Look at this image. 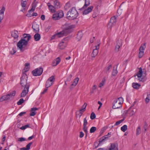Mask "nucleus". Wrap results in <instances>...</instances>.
<instances>
[{
    "label": "nucleus",
    "instance_id": "nucleus-1",
    "mask_svg": "<svg viewBox=\"0 0 150 150\" xmlns=\"http://www.w3.org/2000/svg\"><path fill=\"white\" fill-rule=\"evenodd\" d=\"M28 43V42L26 40V39L22 38L18 42L17 46L21 52H23L27 49V46Z\"/></svg>",
    "mask_w": 150,
    "mask_h": 150
},
{
    "label": "nucleus",
    "instance_id": "nucleus-2",
    "mask_svg": "<svg viewBox=\"0 0 150 150\" xmlns=\"http://www.w3.org/2000/svg\"><path fill=\"white\" fill-rule=\"evenodd\" d=\"M78 13L74 7H72L67 14V18L69 20L76 19L78 16Z\"/></svg>",
    "mask_w": 150,
    "mask_h": 150
},
{
    "label": "nucleus",
    "instance_id": "nucleus-3",
    "mask_svg": "<svg viewBox=\"0 0 150 150\" xmlns=\"http://www.w3.org/2000/svg\"><path fill=\"white\" fill-rule=\"evenodd\" d=\"M123 102V99L122 97L115 98L112 103L113 109H118L122 107Z\"/></svg>",
    "mask_w": 150,
    "mask_h": 150
},
{
    "label": "nucleus",
    "instance_id": "nucleus-4",
    "mask_svg": "<svg viewBox=\"0 0 150 150\" xmlns=\"http://www.w3.org/2000/svg\"><path fill=\"white\" fill-rule=\"evenodd\" d=\"M138 78V80L140 81L144 82L145 81V79L143 77L146 76V71L145 69H143L140 67L139 68V70L137 75Z\"/></svg>",
    "mask_w": 150,
    "mask_h": 150
},
{
    "label": "nucleus",
    "instance_id": "nucleus-5",
    "mask_svg": "<svg viewBox=\"0 0 150 150\" xmlns=\"http://www.w3.org/2000/svg\"><path fill=\"white\" fill-rule=\"evenodd\" d=\"M28 77L26 74H22V76L21 78V85L22 86L25 87L26 86L29 85L30 86V84L29 83H27V79Z\"/></svg>",
    "mask_w": 150,
    "mask_h": 150
},
{
    "label": "nucleus",
    "instance_id": "nucleus-6",
    "mask_svg": "<svg viewBox=\"0 0 150 150\" xmlns=\"http://www.w3.org/2000/svg\"><path fill=\"white\" fill-rule=\"evenodd\" d=\"M16 93V91H14L12 92H10L9 93L7 94L6 95H4L2 96L0 98V101L2 102L4 100H7L11 98H12L15 95Z\"/></svg>",
    "mask_w": 150,
    "mask_h": 150
},
{
    "label": "nucleus",
    "instance_id": "nucleus-7",
    "mask_svg": "<svg viewBox=\"0 0 150 150\" xmlns=\"http://www.w3.org/2000/svg\"><path fill=\"white\" fill-rule=\"evenodd\" d=\"M43 71L42 68L40 67L37 68L32 71L33 75L34 76H40L41 75Z\"/></svg>",
    "mask_w": 150,
    "mask_h": 150
},
{
    "label": "nucleus",
    "instance_id": "nucleus-8",
    "mask_svg": "<svg viewBox=\"0 0 150 150\" xmlns=\"http://www.w3.org/2000/svg\"><path fill=\"white\" fill-rule=\"evenodd\" d=\"M146 43L142 44L139 48V58H141L144 55V50L146 47Z\"/></svg>",
    "mask_w": 150,
    "mask_h": 150
},
{
    "label": "nucleus",
    "instance_id": "nucleus-9",
    "mask_svg": "<svg viewBox=\"0 0 150 150\" xmlns=\"http://www.w3.org/2000/svg\"><path fill=\"white\" fill-rule=\"evenodd\" d=\"M54 79V76H52L49 77L46 81L45 84L46 87L48 88L50 86L52 85Z\"/></svg>",
    "mask_w": 150,
    "mask_h": 150
},
{
    "label": "nucleus",
    "instance_id": "nucleus-10",
    "mask_svg": "<svg viewBox=\"0 0 150 150\" xmlns=\"http://www.w3.org/2000/svg\"><path fill=\"white\" fill-rule=\"evenodd\" d=\"M73 28V25L68 26L64 28L62 30L64 36L70 34L72 31V29Z\"/></svg>",
    "mask_w": 150,
    "mask_h": 150
},
{
    "label": "nucleus",
    "instance_id": "nucleus-11",
    "mask_svg": "<svg viewBox=\"0 0 150 150\" xmlns=\"http://www.w3.org/2000/svg\"><path fill=\"white\" fill-rule=\"evenodd\" d=\"M116 20L115 16H114L111 17L108 26H110V28L111 29L112 26L114 25L116 23Z\"/></svg>",
    "mask_w": 150,
    "mask_h": 150
},
{
    "label": "nucleus",
    "instance_id": "nucleus-12",
    "mask_svg": "<svg viewBox=\"0 0 150 150\" xmlns=\"http://www.w3.org/2000/svg\"><path fill=\"white\" fill-rule=\"evenodd\" d=\"M29 87V85H27L26 87H24L23 90L21 93V97H24L26 96L28 92Z\"/></svg>",
    "mask_w": 150,
    "mask_h": 150
},
{
    "label": "nucleus",
    "instance_id": "nucleus-13",
    "mask_svg": "<svg viewBox=\"0 0 150 150\" xmlns=\"http://www.w3.org/2000/svg\"><path fill=\"white\" fill-rule=\"evenodd\" d=\"M100 43L98 44L97 45L95 46V48L94 49L91 54V57H95L98 53V50L99 48Z\"/></svg>",
    "mask_w": 150,
    "mask_h": 150
},
{
    "label": "nucleus",
    "instance_id": "nucleus-14",
    "mask_svg": "<svg viewBox=\"0 0 150 150\" xmlns=\"http://www.w3.org/2000/svg\"><path fill=\"white\" fill-rule=\"evenodd\" d=\"M110 135L111 132H109L107 134L101 137L99 140V143H101L106 141L109 137H110Z\"/></svg>",
    "mask_w": 150,
    "mask_h": 150
},
{
    "label": "nucleus",
    "instance_id": "nucleus-15",
    "mask_svg": "<svg viewBox=\"0 0 150 150\" xmlns=\"http://www.w3.org/2000/svg\"><path fill=\"white\" fill-rule=\"evenodd\" d=\"M131 107H130L128 110L124 111L123 114L125 116H126L129 114L130 116H132L134 114V112L132 110H131Z\"/></svg>",
    "mask_w": 150,
    "mask_h": 150
},
{
    "label": "nucleus",
    "instance_id": "nucleus-16",
    "mask_svg": "<svg viewBox=\"0 0 150 150\" xmlns=\"http://www.w3.org/2000/svg\"><path fill=\"white\" fill-rule=\"evenodd\" d=\"M117 44L115 46V50L116 52L118 51L120 47L122 45V42L121 40H118L116 42Z\"/></svg>",
    "mask_w": 150,
    "mask_h": 150
},
{
    "label": "nucleus",
    "instance_id": "nucleus-17",
    "mask_svg": "<svg viewBox=\"0 0 150 150\" xmlns=\"http://www.w3.org/2000/svg\"><path fill=\"white\" fill-rule=\"evenodd\" d=\"M5 9V8L4 6H3L1 9L0 10V23L4 18V13Z\"/></svg>",
    "mask_w": 150,
    "mask_h": 150
},
{
    "label": "nucleus",
    "instance_id": "nucleus-18",
    "mask_svg": "<svg viewBox=\"0 0 150 150\" xmlns=\"http://www.w3.org/2000/svg\"><path fill=\"white\" fill-rule=\"evenodd\" d=\"M81 0H78L79 1H80ZM85 0V4L81 8L79 9L81 10H82L83 9H85V8L89 5L90 4V2L89 0Z\"/></svg>",
    "mask_w": 150,
    "mask_h": 150
},
{
    "label": "nucleus",
    "instance_id": "nucleus-19",
    "mask_svg": "<svg viewBox=\"0 0 150 150\" xmlns=\"http://www.w3.org/2000/svg\"><path fill=\"white\" fill-rule=\"evenodd\" d=\"M67 42L63 41V40H62L58 45V47L59 49L63 50L64 49L66 46Z\"/></svg>",
    "mask_w": 150,
    "mask_h": 150
},
{
    "label": "nucleus",
    "instance_id": "nucleus-20",
    "mask_svg": "<svg viewBox=\"0 0 150 150\" xmlns=\"http://www.w3.org/2000/svg\"><path fill=\"white\" fill-rule=\"evenodd\" d=\"M110 147L107 150H118L117 148V144L115 143L110 144Z\"/></svg>",
    "mask_w": 150,
    "mask_h": 150
},
{
    "label": "nucleus",
    "instance_id": "nucleus-21",
    "mask_svg": "<svg viewBox=\"0 0 150 150\" xmlns=\"http://www.w3.org/2000/svg\"><path fill=\"white\" fill-rule=\"evenodd\" d=\"M93 7L92 6L88 7L87 9H85L83 11V14H87L91 12L93 8Z\"/></svg>",
    "mask_w": 150,
    "mask_h": 150
},
{
    "label": "nucleus",
    "instance_id": "nucleus-22",
    "mask_svg": "<svg viewBox=\"0 0 150 150\" xmlns=\"http://www.w3.org/2000/svg\"><path fill=\"white\" fill-rule=\"evenodd\" d=\"M11 35L14 39H16L18 37L19 34L17 31L14 30L11 32Z\"/></svg>",
    "mask_w": 150,
    "mask_h": 150
},
{
    "label": "nucleus",
    "instance_id": "nucleus-23",
    "mask_svg": "<svg viewBox=\"0 0 150 150\" xmlns=\"http://www.w3.org/2000/svg\"><path fill=\"white\" fill-rule=\"evenodd\" d=\"M118 64L116 65V67L114 66L112 72V75L113 76H115L117 74L118 72L117 71V67Z\"/></svg>",
    "mask_w": 150,
    "mask_h": 150
},
{
    "label": "nucleus",
    "instance_id": "nucleus-24",
    "mask_svg": "<svg viewBox=\"0 0 150 150\" xmlns=\"http://www.w3.org/2000/svg\"><path fill=\"white\" fill-rule=\"evenodd\" d=\"M79 79V78L78 77H77L74 79V81L70 86V88H72L76 86L78 82Z\"/></svg>",
    "mask_w": 150,
    "mask_h": 150
},
{
    "label": "nucleus",
    "instance_id": "nucleus-25",
    "mask_svg": "<svg viewBox=\"0 0 150 150\" xmlns=\"http://www.w3.org/2000/svg\"><path fill=\"white\" fill-rule=\"evenodd\" d=\"M30 64L28 63H26L25 64V68L23 70L22 74H25V73L28 71L30 69V67L29 66H30Z\"/></svg>",
    "mask_w": 150,
    "mask_h": 150
},
{
    "label": "nucleus",
    "instance_id": "nucleus-26",
    "mask_svg": "<svg viewBox=\"0 0 150 150\" xmlns=\"http://www.w3.org/2000/svg\"><path fill=\"white\" fill-rule=\"evenodd\" d=\"M50 3H47V5L48 6L49 8L50 11V12L52 13H55L56 12L55 9H56L55 8L54 6H52L51 5H48V4H50Z\"/></svg>",
    "mask_w": 150,
    "mask_h": 150
},
{
    "label": "nucleus",
    "instance_id": "nucleus-27",
    "mask_svg": "<svg viewBox=\"0 0 150 150\" xmlns=\"http://www.w3.org/2000/svg\"><path fill=\"white\" fill-rule=\"evenodd\" d=\"M54 7L56 9H58L60 8L59 2L57 0H55L54 2Z\"/></svg>",
    "mask_w": 150,
    "mask_h": 150
},
{
    "label": "nucleus",
    "instance_id": "nucleus-28",
    "mask_svg": "<svg viewBox=\"0 0 150 150\" xmlns=\"http://www.w3.org/2000/svg\"><path fill=\"white\" fill-rule=\"evenodd\" d=\"M38 110V108H33L31 109V112L30 113V115L31 116H34L36 113L35 110Z\"/></svg>",
    "mask_w": 150,
    "mask_h": 150
},
{
    "label": "nucleus",
    "instance_id": "nucleus-29",
    "mask_svg": "<svg viewBox=\"0 0 150 150\" xmlns=\"http://www.w3.org/2000/svg\"><path fill=\"white\" fill-rule=\"evenodd\" d=\"M27 4V2L26 1V0L21 1V6L23 8V10H21L22 11H23V10H25V7L26 6Z\"/></svg>",
    "mask_w": 150,
    "mask_h": 150
},
{
    "label": "nucleus",
    "instance_id": "nucleus-30",
    "mask_svg": "<svg viewBox=\"0 0 150 150\" xmlns=\"http://www.w3.org/2000/svg\"><path fill=\"white\" fill-rule=\"evenodd\" d=\"M23 38L26 39V40L28 42L31 38V36L29 34L24 33L23 34Z\"/></svg>",
    "mask_w": 150,
    "mask_h": 150
},
{
    "label": "nucleus",
    "instance_id": "nucleus-31",
    "mask_svg": "<svg viewBox=\"0 0 150 150\" xmlns=\"http://www.w3.org/2000/svg\"><path fill=\"white\" fill-rule=\"evenodd\" d=\"M132 86L134 89H138L141 85L137 83H133L132 84Z\"/></svg>",
    "mask_w": 150,
    "mask_h": 150
},
{
    "label": "nucleus",
    "instance_id": "nucleus-32",
    "mask_svg": "<svg viewBox=\"0 0 150 150\" xmlns=\"http://www.w3.org/2000/svg\"><path fill=\"white\" fill-rule=\"evenodd\" d=\"M34 40L35 41H39L41 38L40 35L38 33H36L34 35Z\"/></svg>",
    "mask_w": 150,
    "mask_h": 150
},
{
    "label": "nucleus",
    "instance_id": "nucleus-33",
    "mask_svg": "<svg viewBox=\"0 0 150 150\" xmlns=\"http://www.w3.org/2000/svg\"><path fill=\"white\" fill-rule=\"evenodd\" d=\"M83 36V34L81 32H79L76 37L78 41L80 40Z\"/></svg>",
    "mask_w": 150,
    "mask_h": 150
},
{
    "label": "nucleus",
    "instance_id": "nucleus-34",
    "mask_svg": "<svg viewBox=\"0 0 150 150\" xmlns=\"http://www.w3.org/2000/svg\"><path fill=\"white\" fill-rule=\"evenodd\" d=\"M52 18L54 20H58L59 19V15L57 13H55L53 15Z\"/></svg>",
    "mask_w": 150,
    "mask_h": 150
},
{
    "label": "nucleus",
    "instance_id": "nucleus-35",
    "mask_svg": "<svg viewBox=\"0 0 150 150\" xmlns=\"http://www.w3.org/2000/svg\"><path fill=\"white\" fill-rule=\"evenodd\" d=\"M36 25V27H37L36 28H35V26H33H33H32V28L33 29V30L34 32H35V33H38L39 32V25Z\"/></svg>",
    "mask_w": 150,
    "mask_h": 150
},
{
    "label": "nucleus",
    "instance_id": "nucleus-36",
    "mask_svg": "<svg viewBox=\"0 0 150 150\" xmlns=\"http://www.w3.org/2000/svg\"><path fill=\"white\" fill-rule=\"evenodd\" d=\"M87 122H84L83 125V130L86 133L87 132V127L86 126Z\"/></svg>",
    "mask_w": 150,
    "mask_h": 150
},
{
    "label": "nucleus",
    "instance_id": "nucleus-37",
    "mask_svg": "<svg viewBox=\"0 0 150 150\" xmlns=\"http://www.w3.org/2000/svg\"><path fill=\"white\" fill-rule=\"evenodd\" d=\"M127 129V127L126 125H124L121 127V130L123 132H125Z\"/></svg>",
    "mask_w": 150,
    "mask_h": 150
},
{
    "label": "nucleus",
    "instance_id": "nucleus-38",
    "mask_svg": "<svg viewBox=\"0 0 150 150\" xmlns=\"http://www.w3.org/2000/svg\"><path fill=\"white\" fill-rule=\"evenodd\" d=\"M141 132V127L140 126H139L136 129V134L138 135Z\"/></svg>",
    "mask_w": 150,
    "mask_h": 150
},
{
    "label": "nucleus",
    "instance_id": "nucleus-39",
    "mask_svg": "<svg viewBox=\"0 0 150 150\" xmlns=\"http://www.w3.org/2000/svg\"><path fill=\"white\" fill-rule=\"evenodd\" d=\"M84 111L85 110L80 109L79 111L77 112V114L78 113V115L79 116V117H80Z\"/></svg>",
    "mask_w": 150,
    "mask_h": 150
},
{
    "label": "nucleus",
    "instance_id": "nucleus-40",
    "mask_svg": "<svg viewBox=\"0 0 150 150\" xmlns=\"http://www.w3.org/2000/svg\"><path fill=\"white\" fill-rule=\"evenodd\" d=\"M96 130V128L95 127H92L90 130V132L91 133H93Z\"/></svg>",
    "mask_w": 150,
    "mask_h": 150
},
{
    "label": "nucleus",
    "instance_id": "nucleus-41",
    "mask_svg": "<svg viewBox=\"0 0 150 150\" xmlns=\"http://www.w3.org/2000/svg\"><path fill=\"white\" fill-rule=\"evenodd\" d=\"M105 81V78H103L102 79V81L99 84V87H101L102 86H103L104 85Z\"/></svg>",
    "mask_w": 150,
    "mask_h": 150
},
{
    "label": "nucleus",
    "instance_id": "nucleus-42",
    "mask_svg": "<svg viewBox=\"0 0 150 150\" xmlns=\"http://www.w3.org/2000/svg\"><path fill=\"white\" fill-rule=\"evenodd\" d=\"M57 14L58 15H59V19L61 18L62 17L64 16L63 12L62 11H59V12Z\"/></svg>",
    "mask_w": 150,
    "mask_h": 150
},
{
    "label": "nucleus",
    "instance_id": "nucleus-43",
    "mask_svg": "<svg viewBox=\"0 0 150 150\" xmlns=\"http://www.w3.org/2000/svg\"><path fill=\"white\" fill-rule=\"evenodd\" d=\"M57 34L58 37L59 38L63 36H64V34L63 33V31H62L59 32V33H57Z\"/></svg>",
    "mask_w": 150,
    "mask_h": 150
},
{
    "label": "nucleus",
    "instance_id": "nucleus-44",
    "mask_svg": "<svg viewBox=\"0 0 150 150\" xmlns=\"http://www.w3.org/2000/svg\"><path fill=\"white\" fill-rule=\"evenodd\" d=\"M24 100L23 98L21 99L17 103V104L18 105H20L24 103Z\"/></svg>",
    "mask_w": 150,
    "mask_h": 150
},
{
    "label": "nucleus",
    "instance_id": "nucleus-45",
    "mask_svg": "<svg viewBox=\"0 0 150 150\" xmlns=\"http://www.w3.org/2000/svg\"><path fill=\"white\" fill-rule=\"evenodd\" d=\"M55 61L56 62V63L55 64L56 65H58L60 62L61 61V59L59 57H58L56 58V59L55 60Z\"/></svg>",
    "mask_w": 150,
    "mask_h": 150
},
{
    "label": "nucleus",
    "instance_id": "nucleus-46",
    "mask_svg": "<svg viewBox=\"0 0 150 150\" xmlns=\"http://www.w3.org/2000/svg\"><path fill=\"white\" fill-rule=\"evenodd\" d=\"M96 117V115L95 113L93 112L91 113L90 116V118L91 119L93 120Z\"/></svg>",
    "mask_w": 150,
    "mask_h": 150
},
{
    "label": "nucleus",
    "instance_id": "nucleus-47",
    "mask_svg": "<svg viewBox=\"0 0 150 150\" xmlns=\"http://www.w3.org/2000/svg\"><path fill=\"white\" fill-rule=\"evenodd\" d=\"M30 125H27L24 126H23L20 128V129L22 130H24L26 129L28 127H30Z\"/></svg>",
    "mask_w": 150,
    "mask_h": 150
},
{
    "label": "nucleus",
    "instance_id": "nucleus-48",
    "mask_svg": "<svg viewBox=\"0 0 150 150\" xmlns=\"http://www.w3.org/2000/svg\"><path fill=\"white\" fill-rule=\"evenodd\" d=\"M33 144V142H32L29 143L26 146V148L27 150H29L30 149V146L31 145Z\"/></svg>",
    "mask_w": 150,
    "mask_h": 150
},
{
    "label": "nucleus",
    "instance_id": "nucleus-49",
    "mask_svg": "<svg viewBox=\"0 0 150 150\" xmlns=\"http://www.w3.org/2000/svg\"><path fill=\"white\" fill-rule=\"evenodd\" d=\"M149 94H147V97L145 99V101L146 104L148 103L150 101V99L149 98Z\"/></svg>",
    "mask_w": 150,
    "mask_h": 150
},
{
    "label": "nucleus",
    "instance_id": "nucleus-50",
    "mask_svg": "<svg viewBox=\"0 0 150 150\" xmlns=\"http://www.w3.org/2000/svg\"><path fill=\"white\" fill-rule=\"evenodd\" d=\"M107 128L108 127H103L100 131V133L101 134L103 133L105 131V130L107 129Z\"/></svg>",
    "mask_w": 150,
    "mask_h": 150
},
{
    "label": "nucleus",
    "instance_id": "nucleus-51",
    "mask_svg": "<svg viewBox=\"0 0 150 150\" xmlns=\"http://www.w3.org/2000/svg\"><path fill=\"white\" fill-rule=\"evenodd\" d=\"M87 105V104L86 103H85L84 105L82 106L81 108V109L85 111L86 110V108Z\"/></svg>",
    "mask_w": 150,
    "mask_h": 150
},
{
    "label": "nucleus",
    "instance_id": "nucleus-52",
    "mask_svg": "<svg viewBox=\"0 0 150 150\" xmlns=\"http://www.w3.org/2000/svg\"><path fill=\"white\" fill-rule=\"evenodd\" d=\"M148 124L147 123V122H145L144 125V129L145 132L147 130V128H148Z\"/></svg>",
    "mask_w": 150,
    "mask_h": 150
},
{
    "label": "nucleus",
    "instance_id": "nucleus-53",
    "mask_svg": "<svg viewBox=\"0 0 150 150\" xmlns=\"http://www.w3.org/2000/svg\"><path fill=\"white\" fill-rule=\"evenodd\" d=\"M26 140V139L23 137H21L19 138L18 139V141L19 142H22L23 141H25Z\"/></svg>",
    "mask_w": 150,
    "mask_h": 150
},
{
    "label": "nucleus",
    "instance_id": "nucleus-54",
    "mask_svg": "<svg viewBox=\"0 0 150 150\" xmlns=\"http://www.w3.org/2000/svg\"><path fill=\"white\" fill-rule=\"evenodd\" d=\"M72 77V75L71 74H70L68 78H67V81H70L71 80Z\"/></svg>",
    "mask_w": 150,
    "mask_h": 150
},
{
    "label": "nucleus",
    "instance_id": "nucleus-55",
    "mask_svg": "<svg viewBox=\"0 0 150 150\" xmlns=\"http://www.w3.org/2000/svg\"><path fill=\"white\" fill-rule=\"evenodd\" d=\"M35 6H32V8L31 9L29 10L28 11V12L30 13L32 11H33L35 10Z\"/></svg>",
    "mask_w": 150,
    "mask_h": 150
},
{
    "label": "nucleus",
    "instance_id": "nucleus-56",
    "mask_svg": "<svg viewBox=\"0 0 150 150\" xmlns=\"http://www.w3.org/2000/svg\"><path fill=\"white\" fill-rule=\"evenodd\" d=\"M112 67V65L111 64H110L106 68V70L107 71H109L110 69Z\"/></svg>",
    "mask_w": 150,
    "mask_h": 150
},
{
    "label": "nucleus",
    "instance_id": "nucleus-57",
    "mask_svg": "<svg viewBox=\"0 0 150 150\" xmlns=\"http://www.w3.org/2000/svg\"><path fill=\"white\" fill-rule=\"evenodd\" d=\"M16 52V51L15 50L14 48H13L12 49V51L11 52V54H13Z\"/></svg>",
    "mask_w": 150,
    "mask_h": 150
},
{
    "label": "nucleus",
    "instance_id": "nucleus-58",
    "mask_svg": "<svg viewBox=\"0 0 150 150\" xmlns=\"http://www.w3.org/2000/svg\"><path fill=\"white\" fill-rule=\"evenodd\" d=\"M84 135V134L82 132H80V134L79 135V137L81 138L83 137Z\"/></svg>",
    "mask_w": 150,
    "mask_h": 150
},
{
    "label": "nucleus",
    "instance_id": "nucleus-59",
    "mask_svg": "<svg viewBox=\"0 0 150 150\" xmlns=\"http://www.w3.org/2000/svg\"><path fill=\"white\" fill-rule=\"evenodd\" d=\"M47 88H45L44 91L41 93V94H43L45 93L47 91Z\"/></svg>",
    "mask_w": 150,
    "mask_h": 150
},
{
    "label": "nucleus",
    "instance_id": "nucleus-60",
    "mask_svg": "<svg viewBox=\"0 0 150 150\" xmlns=\"http://www.w3.org/2000/svg\"><path fill=\"white\" fill-rule=\"evenodd\" d=\"M26 113L25 112H22L20 113L18 115L20 116H23V115L25 114Z\"/></svg>",
    "mask_w": 150,
    "mask_h": 150
},
{
    "label": "nucleus",
    "instance_id": "nucleus-61",
    "mask_svg": "<svg viewBox=\"0 0 150 150\" xmlns=\"http://www.w3.org/2000/svg\"><path fill=\"white\" fill-rule=\"evenodd\" d=\"M69 39V38L68 37H66L64 38L62 40H63V41L65 42L68 40Z\"/></svg>",
    "mask_w": 150,
    "mask_h": 150
},
{
    "label": "nucleus",
    "instance_id": "nucleus-62",
    "mask_svg": "<svg viewBox=\"0 0 150 150\" xmlns=\"http://www.w3.org/2000/svg\"><path fill=\"white\" fill-rule=\"evenodd\" d=\"M97 13L94 12L92 15V16L93 18H95L97 16Z\"/></svg>",
    "mask_w": 150,
    "mask_h": 150
},
{
    "label": "nucleus",
    "instance_id": "nucleus-63",
    "mask_svg": "<svg viewBox=\"0 0 150 150\" xmlns=\"http://www.w3.org/2000/svg\"><path fill=\"white\" fill-rule=\"evenodd\" d=\"M124 116H125V115H124ZM125 116L121 120H119L118 121H117V122H122L125 120Z\"/></svg>",
    "mask_w": 150,
    "mask_h": 150
},
{
    "label": "nucleus",
    "instance_id": "nucleus-64",
    "mask_svg": "<svg viewBox=\"0 0 150 150\" xmlns=\"http://www.w3.org/2000/svg\"><path fill=\"white\" fill-rule=\"evenodd\" d=\"M41 18L42 20H44L45 18V17L44 15H41Z\"/></svg>",
    "mask_w": 150,
    "mask_h": 150
}]
</instances>
